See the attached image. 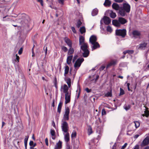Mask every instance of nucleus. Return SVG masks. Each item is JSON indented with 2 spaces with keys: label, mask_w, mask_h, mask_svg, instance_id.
<instances>
[{
  "label": "nucleus",
  "mask_w": 149,
  "mask_h": 149,
  "mask_svg": "<svg viewBox=\"0 0 149 149\" xmlns=\"http://www.w3.org/2000/svg\"><path fill=\"white\" fill-rule=\"evenodd\" d=\"M97 37L95 35L91 36L90 38L89 42L91 44V50L92 51L100 47V45L97 42Z\"/></svg>",
  "instance_id": "f257e3e1"
},
{
  "label": "nucleus",
  "mask_w": 149,
  "mask_h": 149,
  "mask_svg": "<svg viewBox=\"0 0 149 149\" xmlns=\"http://www.w3.org/2000/svg\"><path fill=\"white\" fill-rule=\"evenodd\" d=\"M88 46L87 44H84L80 46V48L82 51L83 56L84 57H88L89 54V51L88 50Z\"/></svg>",
  "instance_id": "f03ea898"
},
{
  "label": "nucleus",
  "mask_w": 149,
  "mask_h": 149,
  "mask_svg": "<svg viewBox=\"0 0 149 149\" xmlns=\"http://www.w3.org/2000/svg\"><path fill=\"white\" fill-rule=\"evenodd\" d=\"M127 21L125 18L122 17H119L118 20H113L112 21V24L115 26L119 27L121 24H124L127 23Z\"/></svg>",
  "instance_id": "7ed1b4c3"
},
{
  "label": "nucleus",
  "mask_w": 149,
  "mask_h": 149,
  "mask_svg": "<svg viewBox=\"0 0 149 149\" xmlns=\"http://www.w3.org/2000/svg\"><path fill=\"white\" fill-rule=\"evenodd\" d=\"M126 30L125 29H117L116 30V35L121 36L124 38L126 35Z\"/></svg>",
  "instance_id": "20e7f679"
},
{
  "label": "nucleus",
  "mask_w": 149,
  "mask_h": 149,
  "mask_svg": "<svg viewBox=\"0 0 149 149\" xmlns=\"http://www.w3.org/2000/svg\"><path fill=\"white\" fill-rule=\"evenodd\" d=\"M61 123V127L62 131L64 133H67L68 132L69 130V127L68 123L63 120H62Z\"/></svg>",
  "instance_id": "39448f33"
},
{
  "label": "nucleus",
  "mask_w": 149,
  "mask_h": 149,
  "mask_svg": "<svg viewBox=\"0 0 149 149\" xmlns=\"http://www.w3.org/2000/svg\"><path fill=\"white\" fill-rule=\"evenodd\" d=\"M83 58L78 59L76 61L74 65V67L75 69H78L80 67L82 63L84 61Z\"/></svg>",
  "instance_id": "423d86ee"
},
{
  "label": "nucleus",
  "mask_w": 149,
  "mask_h": 149,
  "mask_svg": "<svg viewBox=\"0 0 149 149\" xmlns=\"http://www.w3.org/2000/svg\"><path fill=\"white\" fill-rule=\"evenodd\" d=\"M70 113V109L68 107H67L65 109V113L63 116V120H68L69 119V114Z\"/></svg>",
  "instance_id": "0eeeda50"
},
{
  "label": "nucleus",
  "mask_w": 149,
  "mask_h": 149,
  "mask_svg": "<svg viewBox=\"0 0 149 149\" xmlns=\"http://www.w3.org/2000/svg\"><path fill=\"white\" fill-rule=\"evenodd\" d=\"M71 95V91H70L69 93H67L65 94V104L69 103L70 101V97Z\"/></svg>",
  "instance_id": "6e6552de"
},
{
  "label": "nucleus",
  "mask_w": 149,
  "mask_h": 149,
  "mask_svg": "<svg viewBox=\"0 0 149 149\" xmlns=\"http://www.w3.org/2000/svg\"><path fill=\"white\" fill-rule=\"evenodd\" d=\"M121 7L125 10L126 12L127 13L130 12V6L128 3H123V7Z\"/></svg>",
  "instance_id": "1a4fd4ad"
},
{
  "label": "nucleus",
  "mask_w": 149,
  "mask_h": 149,
  "mask_svg": "<svg viewBox=\"0 0 149 149\" xmlns=\"http://www.w3.org/2000/svg\"><path fill=\"white\" fill-rule=\"evenodd\" d=\"M149 143V137L147 136L143 141L141 144V146H143L148 145Z\"/></svg>",
  "instance_id": "9d476101"
},
{
  "label": "nucleus",
  "mask_w": 149,
  "mask_h": 149,
  "mask_svg": "<svg viewBox=\"0 0 149 149\" xmlns=\"http://www.w3.org/2000/svg\"><path fill=\"white\" fill-rule=\"evenodd\" d=\"M117 61L116 60H112L107 65L106 69H107L111 66L113 65H115L117 63Z\"/></svg>",
  "instance_id": "9b49d317"
},
{
  "label": "nucleus",
  "mask_w": 149,
  "mask_h": 149,
  "mask_svg": "<svg viewBox=\"0 0 149 149\" xmlns=\"http://www.w3.org/2000/svg\"><path fill=\"white\" fill-rule=\"evenodd\" d=\"M64 40L65 42L70 47H72V42L71 40L67 37L64 38Z\"/></svg>",
  "instance_id": "f8f14e48"
},
{
  "label": "nucleus",
  "mask_w": 149,
  "mask_h": 149,
  "mask_svg": "<svg viewBox=\"0 0 149 149\" xmlns=\"http://www.w3.org/2000/svg\"><path fill=\"white\" fill-rule=\"evenodd\" d=\"M64 80L67 84L68 87L70 88L71 87V79L70 78L67 76H65Z\"/></svg>",
  "instance_id": "ddd939ff"
},
{
  "label": "nucleus",
  "mask_w": 149,
  "mask_h": 149,
  "mask_svg": "<svg viewBox=\"0 0 149 149\" xmlns=\"http://www.w3.org/2000/svg\"><path fill=\"white\" fill-rule=\"evenodd\" d=\"M79 45H84V44H87V43L85 42L84 37L82 36H80L79 37Z\"/></svg>",
  "instance_id": "4468645a"
},
{
  "label": "nucleus",
  "mask_w": 149,
  "mask_h": 149,
  "mask_svg": "<svg viewBox=\"0 0 149 149\" xmlns=\"http://www.w3.org/2000/svg\"><path fill=\"white\" fill-rule=\"evenodd\" d=\"M103 19L104 22L105 24L108 25L111 22L110 19L107 16H104Z\"/></svg>",
  "instance_id": "2eb2a0df"
},
{
  "label": "nucleus",
  "mask_w": 149,
  "mask_h": 149,
  "mask_svg": "<svg viewBox=\"0 0 149 149\" xmlns=\"http://www.w3.org/2000/svg\"><path fill=\"white\" fill-rule=\"evenodd\" d=\"M127 129L128 132L134 131L136 130V128L134 127V124L132 123L128 126Z\"/></svg>",
  "instance_id": "dca6fc26"
},
{
  "label": "nucleus",
  "mask_w": 149,
  "mask_h": 149,
  "mask_svg": "<svg viewBox=\"0 0 149 149\" xmlns=\"http://www.w3.org/2000/svg\"><path fill=\"white\" fill-rule=\"evenodd\" d=\"M132 34L134 37H137L140 36L141 33L140 31L135 30L133 31Z\"/></svg>",
  "instance_id": "f3484780"
},
{
  "label": "nucleus",
  "mask_w": 149,
  "mask_h": 149,
  "mask_svg": "<svg viewBox=\"0 0 149 149\" xmlns=\"http://www.w3.org/2000/svg\"><path fill=\"white\" fill-rule=\"evenodd\" d=\"M147 45V43L143 42L140 44L139 45L137 46V47L139 49H143L146 47Z\"/></svg>",
  "instance_id": "a211bd4d"
},
{
  "label": "nucleus",
  "mask_w": 149,
  "mask_h": 149,
  "mask_svg": "<svg viewBox=\"0 0 149 149\" xmlns=\"http://www.w3.org/2000/svg\"><path fill=\"white\" fill-rule=\"evenodd\" d=\"M62 142L60 141L59 140L58 142L55 145L54 149H60L62 148Z\"/></svg>",
  "instance_id": "6ab92c4d"
},
{
  "label": "nucleus",
  "mask_w": 149,
  "mask_h": 149,
  "mask_svg": "<svg viewBox=\"0 0 149 149\" xmlns=\"http://www.w3.org/2000/svg\"><path fill=\"white\" fill-rule=\"evenodd\" d=\"M119 13L122 16L124 17L125 15L126 11L122 8L120 7L119 10Z\"/></svg>",
  "instance_id": "aec40b11"
},
{
  "label": "nucleus",
  "mask_w": 149,
  "mask_h": 149,
  "mask_svg": "<svg viewBox=\"0 0 149 149\" xmlns=\"http://www.w3.org/2000/svg\"><path fill=\"white\" fill-rule=\"evenodd\" d=\"M69 88L68 87V86H67V85L64 84L63 86V93H69L70 91H68V88Z\"/></svg>",
  "instance_id": "412c9836"
},
{
  "label": "nucleus",
  "mask_w": 149,
  "mask_h": 149,
  "mask_svg": "<svg viewBox=\"0 0 149 149\" xmlns=\"http://www.w3.org/2000/svg\"><path fill=\"white\" fill-rule=\"evenodd\" d=\"M112 8L116 10H118L120 8L118 5L116 3H113L112 5Z\"/></svg>",
  "instance_id": "4be33fe9"
},
{
  "label": "nucleus",
  "mask_w": 149,
  "mask_h": 149,
  "mask_svg": "<svg viewBox=\"0 0 149 149\" xmlns=\"http://www.w3.org/2000/svg\"><path fill=\"white\" fill-rule=\"evenodd\" d=\"M65 133L66 134L64 135V139L65 141L68 142L70 140L69 134L68 132Z\"/></svg>",
  "instance_id": "5701e85b"
},
{
  "label": "nucleus",
  "mask_w": 149,
  "mask_h": 149,
  "mask_svg": "<svg viewBox=\"0 0 149 149\" xmlns=\"http://www.w3.org/2000/svg\"><path fill=\"white\" fill-rule=\"evenodd\" d=\"M69 68L68 66L67 65H65V70H64V76H66V74H67L69 71Z\"/></svg>",
  "instance_id": "b1692460"
},
{
  "label": "nucleus",
  "mask_w": 149,
  "mask_h": 149,
  "mask_svg": "<svg viewBox=\"0 0 149 149\" xmlns=\"http://www.w3.org/2000/svg\"><path fill=\"white\" fill-rule=\"evenodd\" d=\"M72 58L73 56L72 55L69 56L67 57V63L69 65L70 63Z\"/></svg>",
  "instance_id": "393cba45"
},
{
  "label": "nucleus",
  "mask_w": 149,
  "mask_h": 149,
  "mask_svg": "<svg viewBox=\"0 0 149 149\" xmlns=\"http://www.w3.org/2000/svg\"><path fill=\"white\" fill-rule=\"evenodd\" d=\"M111 3V1L109 0H105L104 5L105 6H109Z\"/></svg>",
  "instance_id": "a878e982"
},
{
  "label": "nucleus",
  "mask_w": 149,
  "mask_h": 149,
  "mask_svg": "<svg viewBox=\"0 0 149 149\" xmlns=\"http://www.w3.org/2000/svg\"><path fill=\"white\" fill-rule=\"evenodd\" d=\"M74 49L72 47H70L68 51V55H72L74 53Z\"/></svg>",
  "instance_id": "bb28decb"
},
{
  "label": "nucleus",
  "mask_w": 149,
  "mask_h": 149,
  "mask_svg": "<svg viewBox=\"0 0 149 149\" xmlns=\"http://www.w3.org/2000/svg\"><path fill=\"white\" fill-rule=\"evenodd\" d=\"M62 105V103L61 102H60L59 103L57 108V111L59 113H60L61 112Z\"/></svg>",
  "instance_id": "cd10ccee"
},
{
  "label": "nucleus",
  "mask_w": 149,
  "mask_h": 149,
  "mask_svg": "<svg viewBox=\"0 0 149 149\" xmlns=\"http://www.w3.org/2000/svg\"><path fill=\"white\" fill-rule=\"evenodd\" d=\"M133 123L134 124V126H135V128H136H136H137L138 127H139L140 126V123L139 121H134L133 123Z\"/></svg>",
  "instance_id": "c85d7f7f"
},
{
  "label": "nucleus",
  "mask_w": 149,
  "mask_h": 149,
  "mask_svg": "<svg viewBox=\"0 0 149 149\" xmlns=\"http://www.w3.org/2000/svg\"><path fill=\"white\" fill-rule=\"evenodd\" d=\"M134 51L133 50H127L123 52V54H126V53H128L129 54H131L133 53Z\"/></svg>",
  "instance_id": "c756f323"
},
{
  "label": "nucleus",
  "mask_w": 149,
  "mask_h": 149,
  "mask_svg": "<svg viewBox=\"0 0 149 149\" xmlns=\"http://www.w3.org/2000/svg\"><path fill=\"white\" fill-rule=\"evenodd\" d=\"M98 12V10L96 8L95 9L93 10L92 12V15L93 16H95L97 14Z\"/></svg>",
  "instance_id": "7c9ffc66"
},
{
  "label": "nucleus",
  "mask_w": 149,
  "mask_h": 149,
  "mask_svg": "<svg viewBox=\"0 0 149 149\" xmlns=\"http://www.w3.org/2000/svg\"><path fill=\"white\" fill-rule=\"evenodd\" d=\"M88 135H90L93 133L92 128L90 126H88Z\"/></svg>",
  "instance_id": "2f4dec72"
},
{
  "label": "nucleus",
  "mask_w": 149,
  "mask_h": 149,
  "mask_svg": "<svg viewBox=\"0 0 149 149\" xmlns=\"http://www.w3.org/2000/svg\"><path fill=\"white\" fill-rule=\"evenodd\" d=\"M80 31L81 34H83L86 31L85 27L84 26L81 27L80 29Z\"/></svg>",
  "instance_id": "473e14b6"
},
{
  "label": "nucleus",
  "mask_w": 149,
  "mask_h": 149,
  "mask_svg": "<svg viewBox=\"0 0 149 149\" xmlns=\"http://www.w3.org/2000/svg\"><path fill=\"white\" fill-rule=\"evenodd\" d=\"M110 17L113 18H115L116 16V13H113L112 11H111L110 14Z\"/></svg>",
  "instance_id": "72a5a7b5"
},
{
  "label": "nucleus",
  "mask_w": 149,
  "mask_h": 149,
  "mask_svg": "<svg viewBox=\"0 0 149 149\" xmlns=\"http://www.w3.org/2000/svg\"><path fill=\"white\" fill-rule=\"evenodd\" d=\"M8 16V15H7L5 17H3V19L2 21H10V19L9 18L6 17Z\"/></svg>",
  "instance_id": "f704fd0d"
},
{
  "label": "nucleus",
  "mask_w": 149,
  "mask_h": 149,
  "mask_svg": "<svg viewBox=\"0 0 149 149\" xmlns=\"http://www.w3.org/2000/svg\"><path fill=\"white\" fill-rule=\"evenodd\" d=\"M131 106L130 105H125L124 106V108L126 111H127L128 110H129Z\"/></svg>",
  "instance_id": "c9c22d12"
},
{
  "label": "nucleus",
  "mask_w": 149,
  "mask_h": 149,
  "mask_svg": "<svg viewBox=\"0 0 149 149\" xmlns=\"http://www.w3.org/2000/svg\"><path fill=\"white\" fill-rule=\"evenodd\" d=\"M105 96L106 97H111L112 96L111 91L107 92L105 95Z\"/></svg>",
  "instance_id": "e433bc0d"
},
{
  "label": "nucleus",
  "mask_w": 149,
  "mask_h": 149,
  "mask_svg": "<svg viewBox=\"0 0 149 149\" xmlns=\"http://www.w3.org/2000/svg\"><path fill=\"white\" fill-rule=\"evenodd\" d=\"M61 49L64 52H65L68 51V48L65 46H62L61 47Z\"/></svg>",
  "instance_id": "4c0bfd02"
},
{
  "label": "nucleus",
  "mask_w": 149,
  "mask_h": 149,
  "mask_svg": "<svg viewBox=\"0 0 149 149\" xmlns=\"http://www.w3.org/2000/svg\"><path fill=\"white\" fill-rule=\"evenodd\" d=\"M125 94V92L124 90L122 89L121 88H120V93L119 94V95H123Z\"/></svg>",
  "instance_id": "58836bf2"
},
{
  "label": "nucleus",
  "mask_w": 149,
  "mask_h": 149,
  "mask_svg": "<svg viewBox=\"0 0 149 149\" xmlns=\"http://www.w3.org/2000/svg\"><path fill=\"white\" fill-rule=\"evenodd\" d=\"M81 24L82 23L81 22V21L80 20H79L77 22V26L79 28V27H80Z\"/></svg>",
  "instance_id": "ea45409f"
},
{
  "label": "nucleus",
  "mask_w": 149,
  "mask_h": 149,
  "mask_svg": "<svg viewBox=\"0 0 149 149\" xmlns=\"http://www.w3.org/2000/svg\"><path fill=\"white\" fill-rule=\"evenodd\" d=\"M107 31L110 32H111L112 31V29L111 27L109 26H108L107 27Z\"/></svg>",
  "instance_id": "a19ab883"
},
{
  "label": "nucleus",
  "mask_w": 149,
  "mask_h": 149,
  "mask_svg": "<svg viewBox=\"0 0 149 149\" xmlns=\"http://www.w3.org/2000/svg\"><path fill=\"white\" fill-rule=\"evenodd\" d=\"M144 113L146 117H148L149 116V111L148 110H146L144 111Z\"/></svg>",
  "instance_id": "79ce46f5"
},
{
  "label": "nucleus",
  "mask_w": 149,
  "mask_h": 149,
  "mask_svg": "<svg viewBox=\"0 0 149 149\" xmlns=\"http://www.w3.org/2000/svg\"><path fill=\"white\" fill-rule=\"evenodd\" d=\"M102 130L101 129L100 130H99V127H98L97 129V132L99 134H100L102 133Z\"/></svg>",
  "instance_id": "37998d69"
},
{
  "label": "nucleus",
  "mask_w": 149,
  "mask_h": 149,
  "mask_svg": "<svg viewBox=\"0 0 149 149\" xmlns=\"http://www.w3.org/2000/svg\"><path fill=\"white\" fill-rule=\"evenodd\" d=\"M50 133L52 136H54L55 134V132L54 130H51L50 131Z\"/></svg>",
  "instance_id": "c03bdc74"
},
{
  "label": "nucleus",
  "mask_w": 149,
  "mask_h": 149,
  "mask_svg": "<svg viewBox=\"0 0 149 149\" xmlns=\"http://www.w3.org/2000/svg\"><path fill=\"white\" fill-rule=\"evenodd\" d=\"M105 68V66L104 65H102L99 68V70L100 71H101L104 70Z\"/></svg>",
  "instance_id": "a18cd8bd"
},
{
  "label": "nucleus",
  "mask_w": 149,
  "mask_h": 149,
  "mask_svg": "<svg viewBox=\"0 0 149 149\" xmlns=\"http://www.w3.org/2000/svg\"><path fill=\"white\" fill-rule=\"evenodd\" d=\"M44 50L45 51V55L46 56V55L47 54V47L46 46H45L44 47Z\"/></svg>",
  "instance_id": "49530a36"
},
{
  "label": "nucleus",
  "mask_w": 149,
  "mask_h": 149,
  "mask_svg": "<svg viewBox=\"0 0 149 149\" xmlns=\"http://www.w3.org/2000/svg\"><path fill=\"white\" fill-rule=\"evenodd\" d=\"M29 138V136H25V138L24 139V143H27V141H28Z\"/></svg>",
  "instance_id": "de8ad7c7"
},
{
  "label": "nucleus",
  "mask_w": 149,
  "mask_h": 149,
  "mask_svg": "<svg viewBox=\"0 0 149 149\" xmlns=\"http://www.w3.org/2000/svg\"><path fill=\"white\" fill-rule=\"evenodd\" d=\"M76 136V133L75 132H72L71 134V137L72 138L75 137Z\"/></svg>",
  "instance_id": "09e8293b"
},
{
  "label": "nucleus",
  "mask_w": 149,
  "mask_h": 149,
  "mask_svg": "<svg viewBox=\"0 0 149 149\" xmlns=\"http://www.w3.org/2000/svg\"><path fill=\"white\" fill-rule=\"evenodd\" d=\"M106 114V112L104 109H103L102 111V115H105Z\"/></svg>",
  "instance_id": "8fccbe9b"
},
{
  "label": "nucleus",
  "mask_w": 149,
  "mask_h": 149,
  "mask_svg": "<svg viewBox=\"0 0 149 149\" xmlns=\"http://www.w3.org/2000/svg\"><path fill=\"white\" fill-rule=\"evenodd\" d=\"M22 51H23V48H22L21 47L20 49L19 50V51L18 52V54L19 55L21 54L22 53Z\"/></svg>",
  "instance_id": "3c124183"
},
{
  "label": "nucleus",
  "mask_w": 149,
  "mask_h": 149,
  "mask_svg": "<svg viewBox=\"0 0 149 149\" xmlns=\"http://www.w3.org/2000/svg\"><path fill=\"white\" fill-rule=\"evenodd\" d=\"M127 143H125L124 145H123L121 147V149H124L127 146Z\"/></svg>",
  "instance_id": "603ef678"
},
{
  "label": "nucleus",
  "mask_w": 149,
  "mask_h": 149,
  "mask_svg": "<svg viewBox=\"0 0 149 149\" xmlns=\"http://www.w3.org/2000/svg\"><path fill=\"white\" fill-rule=\"evenodd\" d=\"M38 2H39L40 3L41 5L42 6H43V1L42 0H37Z\"/></svg>",
  "instance_id": "864d4df0"
},
{
  "label": "nucleus",
  "mask_w": 149,
  "mask_h": 149,
  "mask_svg": "<svg viewBox=\"0 0 149 149\" xmlns=\"http://www.w3.org/2000/svg\"><path fill=\"white\" fill-rule=\"evenodd\" d=\"M58 3L62 5L64 4V0H58Z\"/></svg>",
  "instance_id": "5fc2aeb1"
},
{
  "label": "nucleus",
  "mask_w": 149,
  "mask_h": 149,
  "mask_svg": "<svg viewBox=\"0 0 149 149\" xmlns=\"http://www.w3.org/2000/svg\"><path fill=\"white\" fill-rule=\"evenodd\" d=\"M85 91L87 93H90L91 92V89H89L88 88H86L85 89Z\"/></svg>",
  "instance_id": "6e6d98bb"
},
{
  "label": "nucleus",
  "mask_w": 149,
  "mask_h": 149,
  "mask_svg": "<svg viewBox=\"0 0 149 149\" xmlns=\"http://www.w3.org/2000/svg\"><path fill=\"white\" fill-rule=\"evenodd\" d=\"M71 29L72 31V32L74 33H76V31L75 30L74 28V27H72L71 28Z\"/></svg>",
  "instance_id": "4d7b16f0"
},
{
  "label": "nucleus",
  "mask_w": 149,
  "mask_h": 149,
  "mask_svg": "<svg viewBox=\"0 0 149 149\" xmlns=\"http://www.w3.org/2000/svg\"><path fill=\"white\" fill-rule=\"evenodd\" d=\"M53 83L54 84H54L56 85L57 84V79H56V77H55L54 79V80L53 81Z\"/></svg>",
  "instance_id": "13d9d810"
},
{
  "label": "nucleus",
  "mask_w": 149,
  "mask_h": 149,
  "mask_svg": "<svg viewBox=\"0 0 149 149\" xmlns=\"http://www.w3.org/2000/svg\"><path fill=\"white\" fill-rule=\"evenodd\" d=\"M33 141H31L29 143V145L31 146H32L33 144Z\"/></svg>",
  "instance_id": "bf43d9fd"
},
{
  "label": "nucleus",
  "mask_w": 149,
  "mask_h": 149,
  "mask_svg": "<svg viewBox=\"0 0 149 149\" xmlns=\"http://www.w3.org/2000/svg\"><path fill=\"white\" fill-rule=\"evenodd\" d=\"M45 142L47 146H48V139L47 138H46L45 139Z\"/></svg>",
  "instance_id": "052dcab7"
},
{
  "label": "nucleus",
  "mask_w": 149,
  "mask_h": 149,
  "mask_svg": "<svg viewBox=\"0 0 149 149\" xmlns=\"http://www.w3.org/2000/svg\"><path fill=\"white\" fill-rule=\"evenodd\" d=\"M133 149H139V147L138 145H136L134 148Z\"/></svg>",
  "instance_id": "680f3d73"
},
{
  "label": "nucleus",
  "mask_w": 149,
  "mask_h": 149,
  "mask_svg": "<svg viewBox=\"0 0 149 149\" xmlns=\"http://www.w3.org/2000/svg\"><path fill=\"white\" fill-rule=\"evenodd\" d=\"M115 2L118 3H121L122 2L123 0H114Z\"/></svg>",
  "instance_id": "e2e57ef3"
},
{
  "label": "nucleus",
  "mask_w": 149,
  "mask_h": 149,
  "mask_svg": "<svg viewBox=\"0 0 149 149\" xmlns=\"http://www.w3.org/2000/svg\"><path fill=\"white\" fill-rule=\"evenodd\" d=\"M16 59L18 61V62H19V57L17 55V54H16Z\"/></svg>",
  "instance_id": "0e129e2a"
},
{
  "label": "nucleus",
  "mask_w": 149,
  "mask_h": 149,
  "mask_svg": "<svg viewBox=\"0 0 149 149\" xmlns=\"http://www.w3.org/2000/svg\"><path fill=\"white\" fill-rule=\"evenodd\" d=\"M36 146V143H33V145L32 146H31L30 147L31 148H32L33 147H35Z\"/></svg>",
  "instance_id": "69168bd1"
},
{
  "label": "nucleus",
  "mask_w": 149,
  "mask_h": 149,
  "mask_svg": "<svg viewBox=\"0 0 149 149\" xmlns=\"http://www.w3.org/2000/svg\"><path fill=\"white\" fill-rule=\"evenodd\" d=\"M6 124V123H5L3 122V121L2 122V126H1V128H3V126Z\"/></svg>",
  "instance_id": "338daca9"
},
{
  "label": "nucleus",
  "mask_w": 149,
  "mask_h": 149,
  "mask_svg": "<svg viewBox=\"0 0 149 149\" xmlns=\"http://www.w3.org/2000/svg\"><path fill=\"white\" fill-rule=\"evenodd\" d=\"M143 149H149V146H146Z\"/></svg>",
  "instance_id": "774afa93"
}]
</instances>
